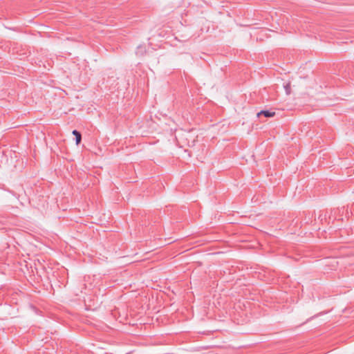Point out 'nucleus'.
Segmentation results:
<instances>
[{
	"label": "nucleus",
	"mask_w": 354,
	"mask_h": 354,
	"mask_svg": "<svg viewBox=\"0 0 354 354\" xmlns=\"http://www.w3.org/2000/svg\"><path fill=\"white\" fill-rule=\"evenodd\" d=\"M313 318H314V317H310V318L307 320V322H308V321L311 320V319H313Z\"/></svg>",
	"instance_id": "39448f33"
},
{
	"label": "nucleus",
	"mask_w": 354,
	"mask_h": 354,
	"mask_svg": "<svg viewBox=\"0 0 354 354\" xmlns=\"http://www.w3.org/2000/svg\"><path fill=\"white\" fill-rule=\"evenodd\" d=\"M275 115V112L271 111L270 110H262L257 113V117H260L263 115L266 118H271Z\"/></svg>",
	"instance_id": "f257e3e1"
},
{
	"label": "nucleus",
	"mask_w": 354,
	"mask_h": 354,
	"mask_svg": "<svg viewBox=\"0 0 354 354\" xmlns=\"http://www.w3.org/2000/svg\"><path fill=\"white\" fill-rule=\"evenodd\" d=\"M143 49L144 48L141 46H138V50L136 52L137 54H141L142 55L143 54Z\"/></svg>",
	"instance_id": "20e7f679"
},
{
	"label": "nucleus",
	"mask_w": 354,
	"mask_h": 354,
	"mask_svg": "<svg viewBox=\"0 0 354 354\" xmlns=\"http://www.w3.org/2000/svg\"><path fill=\"white\" fill-rule=\"evenodd\" d=\"M284 88L286 90V92L287 94H289L290 93V84H287L286 85L284 86Z\"/></svg>",
	"instance_id": "7ed1b4c3"
},
{
	"label": "nucleus",
	"mask_w": 354,
	"mask_h": 354,
	"mask_svg": "<svg viewBox=\"0 0 354 354\" xmlns=\"http://www.w3.org/2000/svg\"><path fill=\"white\" fill-rule=\"evenodd\" d=\"M73 135L75 136V143L79 145L82 140V135L77 130H73L72 132Z\"/></svg>",
	"instance_id": "f03ea898"
}]
</instances>
